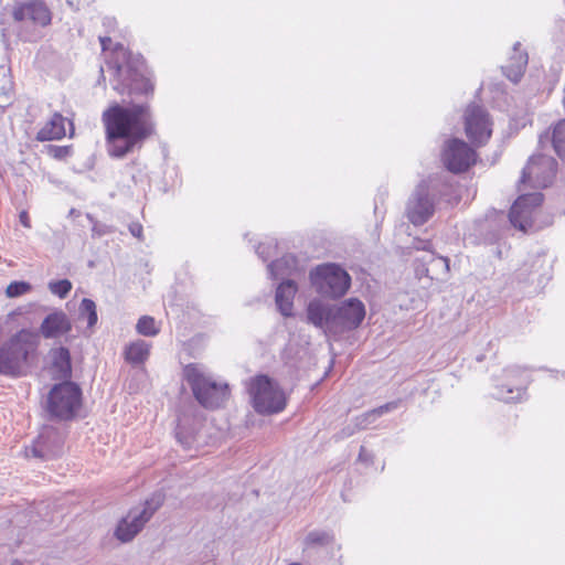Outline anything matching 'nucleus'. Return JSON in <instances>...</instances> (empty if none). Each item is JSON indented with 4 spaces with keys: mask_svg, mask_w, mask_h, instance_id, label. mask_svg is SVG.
Listing matches in <instances>:
<instances>
[{
    "mask_svg": "<svg viewBox=\"0 0 565 565\" xmlns=\"http://www.w3.org/2000/svg\"><path fill=\"white\" fill-rule=\"evenodd\" d=\"M107 152L113 158H122L156 132L150 105L147 103L120 105L113 103L104 110Z\"/></svg>",
    "mask_w": 565,
    "mask_h": 565,
    "instance_id": "1",
    "label": "nucleus"
},
{
    "mask_svg": "<svg viewBox=\"0 0 565 565\" xmlns=\"http://www.w3.org/2000/svg\"><path fill=\"white\" fill-rule=\"evenodd\" d=\"M108 68L114 72V89L129 96H149L153 94L154 85L145 75L142 64L134 61L121 44H117L107 55Z\"/></svg>",
    "mask_w": 565,
    "mask_h": 565,
    "instance_id": "2",
    "label": "nucleus"
},
{
    "mask_svg": "<svg viewBox=\"0 0 565 565\" xmlns=\"http://www.w3.org/2000/svg\"><path fill=\"white\" fill-rule=\"evenodd\" d=\"M40 337L36 332L21 329L0 344V374L21 376L36 360Z\"/></svg>",
    "mask_w": 565,
    "mask_h": 565,
    "instance_id": "3",
    "label": "nucleus"
},
{
    "mask_svg": "<svg viewBox=\"0 0 565 565\" xmlns=\"http://www.w3.org/2000/svg\"><path fill=\"white\" fill-rule=\"evenodd\" d=\"M184 379L192 388L198 402L205 408H218L228 398V386L217 383L206 375L196 364H189L183 370Z\"/></svg>",
    "mask_w": 565,
    "mask_h": 565,
    "instance_id": "4",
    "label": "nucleus"
},
{
    "mask_svg": "<svg viewBox=\"0 0 565 565\" xmlns=\"http://www.w3.org/2000/svg\"><path fill=\"white\" fill-rule=\"evenodd\" d=\"M248 392L253 407L258 414H276L285 409L287 397L276 382L268 376L258 375L250 380Z\"/></svg>",
    "mask_w": 565,
    "mask_h": 565,
    "instance_id": "5",
    "label": "nucleus"
},
{
    "mask_svg": "<svg viewBox=\"0 0 565 565\" xmlns=\"http://www.w3.org/2000/svg\"><path fill=\"white\" fill-rule=\"evenodd\" d=\"M310 280L316 290L327 297H341L350 287L349 274L335 264L317 266L310 273Z\"/></svg>",
    "mask_w": 565,
    "mask_h": 565,
    "instance_id": "6",
    "label": "nucleus"
},
{
    "mask_svg": "<svg viewBox=\"0 0 565 565\" xmlns=\"http://www.w3.org/2000/svg\"><path fill=\"white\" fill-rule=\"evenodd\" d=\"M161 502L146 501L143 505L130 509L116 524L113 536L121 544L131 542L151 520Z\"/></svg>",
    "mask_w": 565,
    "mask_h": 565,
    "instance_id": "7",
    "label": "nucleus"
},
{
    "mask_svg": "<svg viewBox=\"0 0 565 565\" xmlns=\"http://www.w3.org/2000/svg\"><path fill=\"white\" fill-rule=\"evenodd\" d=\"M542 202L543 195L539 192L520 195L510 210V222L523 232L541 228L536 224V217Z\"/></svg>",
    "mask_w": 565,
    "mask_h": 565,
    "instance_id": "8",
    "label": "nucleus"
},
{
    "mask_svg": "<svg viewBox=\"0 0 565 565\" xmlns=\"http://www.w3.org/2000/svg\"><path fill=\"white\" fill-rule=\"evenodd\" d=\"M467 138L476 146L484 145L492 135V120L487 110L478 105H469L463 114Z\"/></svg>",
    "mask_w": 565,
    "mask_h": 565,
    "instance_id": "9",
    "label": "nucleus"
},
{
    "mask_svg": "<svg viewBox=\"0 0 565 565\" xmlns=\"http://www.w3.org/2000/svg\"><path fill=\"white\" fill-rule=\"evenodd\" d=\"M365 318V307L356 298H350L340 306L333 307L329 319L332 333H342L356 329Z\"/></svg>",
    "mask_w": 565,
    "mask_h": 565,
    "instance_id": "10",
    "label": "nucleus"
},
{
    "mask_svg": "<svg viewBox=\"0 0 565 565\" xmlns=\"http://www.w3.org/2000/svg\"><path fill=\"white\" fill-rule=\"evenodd\" d=\"M556 166V161L550 156H534L529 160L524 168L521 182H529L534 188H545L555 177Z\"/></svg>",
    "mask_w": 565,
    "mask_h": 565,
    "instance_id": "11",
    "label": "nucleus"
},
{
    "mask_svg": "<svg viewBox=\"0 0 565 565\" xmlns=\"http://www.w3.org/2000/svg\"><path fill=\"white\" fill-rule=\"evenodd\" d=\"M441 158L449 171L459 173L476 162V152L465 141L451 139L446 143Z\"/></svg>",
    "mask_w": 565,
    "mask_h": 565,
    "instance_id": "12",
    "label": "nucleus"
},
{
    "mask_svg": "<svg viewBox=\"0 0 565 565\" xmlns=\"http://www.w3.org/2000/svg\"><path fill=\"white\" fill-rule=\"evenodd\" d=\"M47 412L53 418H71V382L64 380L52 387L47 396Z\"/></svg>",
    "mask_w": 565,
    "mask_h": 565,
    "instance_id": "13",
    "label": "nucleus"
},
{
    "mask_svg": "<svg viewBox=\"0 0 565 565\" xmlns=\"http://www.w3.org/2000/svg\"><path fill=\"white\" fill-rule=\"evenodd\" d=\"M12 17L18 22H31L35 25L45 26L51 22V12L44 2L31 0L19 3L13 8Z\"/></svg>",
    "mask_w": 565,
    "mask_h": 565,
    "instance_id": "14",
    "label": "nucleus"
},
{
    "mask_svg": "<svg viewBox=\"0 0 565 565\" xmlns=\"http://www.w3.org/2000/svg\"><path fill=\"white\" fill-rule=\"evenodd\" d=\"M434 213V203L428 198L425 184H419L408 201L407 217L414 225L426 223Z\"/></svg>",
    "mask_w": 565,
    "mask_h": 565,
    "instance_id": "15",
    "label": "nucleus"
},
{
    "mask_svg": "<svg viewBox=\"0 0 565 565\" xmlns=\"http://www.w3.org/2000/svg\"><path fill=\"white\" fill-rule=\"evenodd\" d=\"M71 321L64 312H53L42 322L40 331L46 339L57 338L67 332Z\"/></svg>",
    "mask_w": 565,
    "mask_h": 565,
    "instance_id": "16",
    "label": "nucleus"
},
{
    "mask_svg": "<svg viewBox=\"0 0 565 565\" xmlns=\"http://www.w3.org/2000/svg\"><path fill=\"white\" fill-rule=\"evenodd\" d=\"M527 60V53L521 49V43L516 42L513 45V54L510 56L509 64L502 67L503 73L510 81L518 83L524 74Z\"/></svg>",
    "mask_w": 565,
    "mask_h": 565,
    "instance_id": "17",
    "label": "nucleus"
},
{
    "mask_svg": "<svg viewBox=\"0 0 565 565\" xmlns=\"http://www.w3.org/2000/svg\"><path fill=\"white\" fill-rule=\"evenodd\" d=\"M97 320L95 302L84 298L78 307V315L75 321L76 329L84 334H89Z\"/></svg>",
    "mask_w": 565,
    "mask_h": 565,
    "instance_id": "18",
    "label": "nucleus"
},
{
    "mask_svg": "<svg viewBox=\"0 0 565 565\" xmlns=\"http://www.w3.org/2000/svg\"><path fill=\"white\" fill-rule=\"evenodd\" d=\"M50 371L55 377H64L68 380L71 372V354L68 349L60 347L50 351Z\"/></svg>",
    "mask_w": 565,
    "mask_h": 565,
    "instance_id": "19",
    "label": "nucleus"
},
{
    "mask_svg": "<svg viewBox=\"0 0 565 565\" xmlns=\"http://www.w3.org/2000/svg\"><path fill=\"white\" fill-rule=\"evenodd\" d=\"M331 313H333V307H327L318 300L310 301L307 308L308 321L329 332H331V323L329 321Z\"/></svg>",
    "mask_w": 565,
    "mask_h": 565,
    "instance_id": "20",
    "label": "nucleus"
},
{
    "mask_svg": "<svg viewBox=\"0 0 565 565\" xmlns=\"http://www.w3.org/2000/svg\"><path fill=\"white\" fill-rule=\"evenodd\" d=\"M297 292V286L292 280L282 281L276 291V305L281 315L289 317L292 315L294 298Z\"/></svg>",
    "mask_w": 565,
    "mask_h": 565,
    "instance_id": "21",
    "label": "nucleus"
},
{
    "mask_svg": "<svg viewBox=\"0 0 565 565\" xmlns=\"http://www.w3.org/2000/svg\"><path fill=\"white\" fill-rule=\"evenodd\" d=\"M65 136L64 118L60 114H54L52 118L38 131L39 141H49L61 139Z\"/></svg>",
    "mask_w": 565,
    "mask_h": 565,
    "instance_id": "22",
    "label": "nucleus"
},
{
    "mask_svg": "<svg viewBox=\"0 0 565 565\" xmlns=\"http://www.w3.org/2000/svg\"><path fill=\"white\" fill-rule=\"evenodd\" d=\"M151 345L145 340H136L125 348V359L132 364L143 363L150 354Z\"/></svg>",
    "mask_w": 565,
    "mask_h": 565,
    "instance_id": "23",
    "label": "nucleus"
},
{
    "mask_svg": "<svg viewBox=\"0 0 565 565\" xmlns=\"http://www.w3.org/2000/svg\"><path fill=\"white\" fill-rule=\"evenodd\" d=\"M551 141L557 156L565 159V119L559 120L553 127Z\"/></svg>",
    "mask_w": 565,
    "mask_h": 565,
    "instance_id": "24",
    "label": "nucleus"
},
{
    "mask_svg": "<svg viewBox=\"0 0 565 565\" xmlns=\"http://www.w3.org/2000/svg\"><path fill=\"white\" fill-rule=\"evenodd\" d=\"M44 436H40V438L30 447L25 448V457H34V458H49L51 456L56 455V451L50 450L44 445Z\"/></svg>",
    "mask_w": 565,
    "mask_h": 565,
    "instance_id": "25",
    "label": "nucleus"
},
{
    "mask_svg": "<svg viewBox=\"0 0 565 565\" xmlns=\"http://www.w3.org/2000/svg\"><path fill=\"white\" fill-rule=\"evenodd\" d=\"M136 330L145 337H154L160 331L156 320L150 316H142L137 322Z\"/></svg>",
    "mask_w": 565,
    "mask_h": 565,
    "instance_id": "26",
    "label": "nucleus"
},
{
    "mask_svg": "<svg viewBox=\"0 0 565 565\" xmlns=\"http://www.w3.org/2000/svg\"><path fill=\"white\" fill-rule=\"evenodd\" d=\"M333 542V535L326 531H312L306 536V545H328Z\"/></svg>",
    "mask_w": 565,
    "mask_h": 565,
    "instance_id": "27",
    "label": "nucleus"
},
{
    "mask_svg": "<svg viewBox=\"0 0 565 565\" xmlns=\"http://www.w3.org/2000/svg\"><path fill=\"white\" fill-rule=\"evenodd\" d=\"M31 290V285L25 281H12L6 289V295L9 298L22 296Z\"/></svg>",
    "mask_w": 565,
    "mask_h": 565,
    "instance_id": "28",
    "label": "nucleus"
},
{
    "mask_svg": "<svg viewBox=\"0 0 565 565\" xmlns=\"http://www.w3.org/2000/svg\"><path fill=\"white\" fill-rule=\"evenodd\" d=\"M49 289L53 295L64 298L71 290V282L67 279L51 281L49 282Z\"/></svg>",
    "mask_w": 565,
    "mask_h": 565,
    "instance_id": "29",
    "label": "nucleus"
},
{
    "mask_svg": "<svg viewBox=\"0 0 565 565\" xmlns=\"http://www.w3.org/2000/svg\"><path fill=\"white\" fill-rule=\"evenodd\" d=\"M81 399L82 391L77 384L73 383V417L75 416L76 409L81 405Z\"/></svg>",
    "mask_w": 565,
    "mask_h": 565,
    "instance_id": "30",
    "label": "nucleus"
},
{
    "mask_svg": "<svg viewBox=\"0 0 565 565\" xmlns=\"http://www.w3.org/2000/svg\"><path fill=\"white\" fill-rule=\"evenodd\" d=\"M175 435L181 444L185 446L190 445V438L183 431V419H179Z\"/></svg>",
    "mask_w": 565,
    "mask_h": 565,
    "instance_id": "31",
    "label": "nucleus"
},
{
    "mask_svg": "<svg viewBox=\"0 0 565 565\" xmlns=\"http://www.w3.org/2000/svg\"><path fill=\"white\" fill-rule=\"evenodd\" d=\"M289 260H292L294 259L291 257H284L281 259H278L276 262H273L268 267H269V270L271 271V274H274L275 276L278 275V270L281 268V266L284 264H288Z\"/></svg>",
    "mask_w": 565,
    "mask_h": 565,
    "instance_id": "32",
    "label": "nucleus"
},
{
    "mask_svg": "<svg viewBox=\"0 0 565 565\" xmlns=\"http://www.w3.org/2000/svg\"><path fill=\"white\" fill-rule=\"evenodd\" d=\"M391 408H393V404L383 405V406L367 413L366 415H364L363 422L369 419L370 417H375V416L382 415V414L388 412Z\"/></svg>",
    "mask_w": 565,
    "mask_h": 565,
    "instance_id": "33",
    "label": "nucleus"
},
{
    "mask_svg": "<svg viewBox=\"0 0 565 565\" xmlns=\"http://www.w3.org/2000/svg\"><path fill=\"white\" fill-rule=\"evenodd\" d=\"M19 220H20V223L25 227V228H31V221H30V216H29V213L23 210L20 212L19 214Z\"/></svg>",
    "mask_w": 565,
    "mask_h": 565,
    "instance_id": "34",
    "label": "nucleus"
},
{
    "mask_svg": "<svg viewBox=\"0 0 565 565\" xmlns=\"http://www.w3.org/2000/svg\"><path fill=\"white\" fill-rule=\"evenodd\" d=\"M129 231L130 233L137 237V238H141V235H142V226L139 224V223H132L130 226H129Z\"/></svg>",
    "mask_w": 565,
    "mask_h": 565,
    "instance_id": "35",
    "label": "nucleus"
},
{
    "mask_svg": "<svg viewBox=\"0 0 565 565\" xmlns=\"http://www.w3.org/2000/svg\"><path fill=\"white\" fill-rule=\"evenodd\" d=\"M513 393V390L511 387H508L505 393L502 392V390H500L498 392V397L505 401V402H510V401H513L515 399L514 396H509V394Z\"/></svg>",
    "mask_w": 565,
    "mask_h": 565,
    "instance_id": "36",
    "label": "nucleus"
},
{
    "mask_svg": "<svg viewBox=\"0 0 565 565\" xmlns=\"http://www.w3.org/2000/svg\"><path fill=\"white\" fill-rule=\"evenodd\" d=\"M99 41L103 52H108L110 50L111 39L109 36H100Z\"/></svg>",
    "mask_w": 565,
    "mask_h": 565,
    "instance_id": "37",
    "label": "nucleus"
},
{
    "mask_svg": "<svg viewBox=\"0 0 565 565\" xmlns=\"http://www.w3.org/2000/svg\"><path fill=\"white\" fill-rule=\"evenodd\" d=\"M67 153H68V148L67 147L56 148L54 156L57 157V158H62V157H65Z\"/></svg>",
    "mask_w": 565,
    "mask_h": 565,
    "instance_id": "38",
    "label": "nucleus"
},
{
    "mask_svg": "<svg viewBox=\"0 0 565 565\" xmlns=\"http://www.w3.org/2000/svg\"><path fill=\"white\" fill-rule=\"evenodd\" d=\"M438 259L444 264L446 270H449V260H448V258L439 257Z\"/></svg>",
    "mask_w": 565,
    "mask_h": 565,
    "instance_id": "39",
    "label": "nucleus"
},
{
    "mask_svg": "<svg viewBox=\"0 0 565 565\" xmlns=\"http://www.w3.org/2000/svg\"><path fill=\"white\" fill-rule=\"evenodd\" d=\"M520 370L518 367H513V369H510V370H507V375L508 376H512L514 375L515 373H519Z\"/></svg>",
    "mask_w": 565,
    "mask_h": 565,
    "instance_id": "40",
    "label": "nucleus"
},
{
    "mask_svg": "<svg viewBox=\"0 0 565 565\" xmlns=\"http://www.w3.org/2000/svg\"><path fill=\"white\" fill-rule=\"evenodd\" d=\"M105 23H107L108 25H113V24H115V23H116V21H115L114 19L107 18V19L105 20Z\"/></svg>",
    "mask_w": 565,
    "mask_h": 565,
    "instance_id": "41",
    "label": "nucleus"
},
{
    "mask_svg": "<svg viewBox=\"0 0 565 565\" xmlns=\"http://www.w3.org/2000/svg\"><path fill=\"white\" fill-rule=\"evenodd\" d=\"M545 139H546V140H548V137H547V136H545V137H544V136H541V137H540V143H541V145H543V143H544V141H545Z\"/></svg>",
    "mask_w": 565,
    "mask_h": 565,
    "instance_id": "42",
    "label": "nucleus"
},
{
    "mask_svg": "<svg viewBox=\"0 0 565 565\" xmlns=\"http://www.w3.org/2000/svg\"><path fill=\"white\" fill-rule=\"evenodd\" d=\"M55 435V433L53 430H49L47 431V438H51Z\"/></svg>",
    "mask_w": 565,
    "mask_h": 565,
    "instance_id": "43",
    "label": "nucleus"
},
{
    "mask_svg": "<svg viewBox=\"0 0 565 565\" xmlns=\"http://www.w3.org/2000/svg\"><path fill=\"white\" fill-rule=\"evenodd\" d=\"M100 76L103 77V79H105V77H104V68L103 67H100Z\"/></svg>",
    "mask_w": 565,
    "mask_h": 565,
    "instance_id": "44",
    "label": "nucleus"
},
{
    "mask_svg": "<svg viewBox=\"0 0 565 565\" xmlns=\"http://www.w3.org/2000/svg\"><path fill=\"white\" fill-rule=\"evenodd\" d=\"M516 392H518V396H519V395H520V393H521V388H519V387H518V388H516Z\"/></svg>",
    "mask_w": 565,
    "mask_h": 565,
    "instance_id": "45",
    "label": "nucleus"
}]
</instances>
